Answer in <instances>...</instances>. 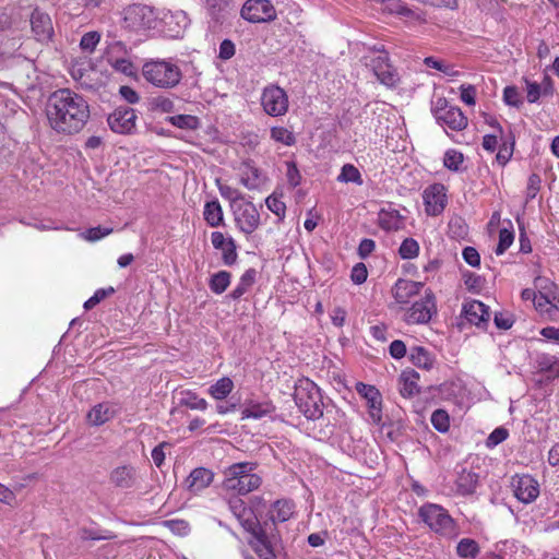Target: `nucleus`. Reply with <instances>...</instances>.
Returning <instances> with one entry per match:
<instances>
[{"instance_id":"63","label":"nucleus","mask_w":559,"mask_h":559,"mask_svg":"<svg viewBox=\"0 0 559 559\" xmlns=\"http://www.w3.org/2000/svg\"><path fill=\"white\" fill-rule=\"evenodd\" d=\"M376 248V243L371 239H364L359 243L358 253L364 259L368 257Z\"/></svg>"},{"instance_id":"32","label":"nucleus","mask_w":559,"mask_h":559,"mask_svg":"<svg viewBox=\"0 0 559 559\" xmlns=\"http://www.w3.org/2000/svg\"><path fill=\"white\" fill-rule=\"evenodd\" d=\"M230 283V273L227 271H219L212 275L210 281V288L215 294H222L226 290Z\"/></svg>"},{"instance_id":"39","label":"nucleus","mask_w":559,"mask_h":559,"mask_svg":"<svg viewBox=\"0 0 559 559\" xmlns=\"http://www.w3.org/2000/svg\"><path fill=\"white\" fill-rule=\"evenodd\" d=\"M399 252L402 259H414L418 255L419 246L413 238H406L402 242Z\"/></svg>"},{"instance_id":"22","label":"nucleus","mask_w":559,"mask_h":559,"mask_svg":"<svg viewBox=\"0 0 559 559\" xmlns=\"http://www.w3.org/2000/svg\"><path fill=\"white\" fill-rule=\"evenodd\" d=\"M163 21L168 26V31L173 37H178L182 31L188 26L189 19L185 11L175 10L168 11L164 14Z\"/></svg>"},{"instance_id":"56","label":"nucleus","mask_w":559,"mask_h":559,"mask_svg":"<svg viewBox=\"0 0 559 559\" xmlns=\"http://www.w3.org/2000/svg\"><path fill=\"white\" fill-rule=\"evenodd\" d=\"M493 321H495L496 326L501 330H508L514 323L512 316L508 314V313H503V312H497L495 314Z\"/></svg>"},{"instance_id":"25","label":"nucleus","mask_w":559,"mask_h":559,"mask_svg":"<svg viewBox=\"0 0 559 559\" xmlns=\"http://www.w3.org/2000/svg\"><path fill=\"white\" fill-rule=\"evenodd\" d=\"M418 373L415 370H405L400 377L401 388L400 392L404 397H412L419 393L417 381Z\"/></svg>"},{"instance_id":"54","label":"nucleus","mask_w":559,"mask_h":559,"mask_svg":"<svg viewBox=\"0 0 559 559\" xmlns=\"http://www.w3.org/2000/svg\"><path fill=\"white\" fill-rule=\"evenodd\" d=\"M111 293H114V288H111V287L108 290H106V289L96 290L95 294L84 302V308L86 310L93 309L97 304H99L104 298H106Z\"/></svg>"},{"instance_id":"16","label":"nucleus","mask_w":559,"mask_h":559,"mask_svg":"<svg viewBox=\"0 0 559 559\" xmlns=\"http://www.w3.org/2000/svg\"><path fill=\"white\" fill-rule=\"evenodd\" d=\"M32 32L37 40L47 41L53 35V26L50 16L35 9L31 15Z\"/></svg>"},{"instance_id":"23","label":"nucleus","mask_w":559,"mask_h":559,"mask_svg":"<svg viewBox=\"0 0 559 559\" xmlns=\"http://www.w3.org/2000/svg\"><path fill=\"white\" fill-rule=\"evenodd\" d=\"M116 415L115 407L109 403H99L87 413V421L93 426H100Z\"/></svg>"},{"instance_id":"36","label":"nucleus","mask_w":559,"mask_h":559,"mask_svg":"<svg viewBox=\"0 0 559 559\" xmlns=\"http://www.w3.org/2000/svg\"><path fill=\"white\" fill-rule=\"evenodd\" d=\"M271 138L274 141L283 143L287 146H290L296 142L294 134L284 127H273L271 129Z\"/></svg>"},{"instance_id":"21","label":"nucleus","mask_w":559,"mask_h":559,"mask_svg":"<svg viewBox=\"0 0 559 559\" xmlns=\"http://www.w3.org/2000/svg\"><path fill=\"white\" fill-rule=\"evenodd\" d=\"M213 473L204 467L194 468L188 476L186 483L191 492H199L213 481Z\"/></svg>"},{"instance_id":"57","label":"nucleus","mask_w":559,"mask_h":559,"mask_svg":"<svg viewBox=\"0 0 559 559\" xmlns=\"http://www.w3.org/2000/svg\"><path fill=\"white\" fill-rule=\"evenodd\" d=\"M463 259L471 266H478L480 264V257L478 251L473 247H466L463 250Z\"/></svg>"},{"instance_id":"28","label":"nucleus","mask_w":559,"mask_h":559,"mask_svg":"<svg viewBox=\"0 0 559 559\" xmlns=\"http://www.w3.org/2000/svg\"><path fill=\"white\" fill-rule=\"evenodd\" d=\"M234 389V382L228 377H223L210 386L209 393L215 400L225 399Z\"/></svg>"},{"instance_id":"31","label":"nucleus","mask_w":559,"mask_h":559,"mask_svg":"<svg viewBox=\"0 0 559 559\" xmlns=\"http://www.w3.org/2000/svg\"><path fill=\"white\" fill-rule=\"evenodd\" d=\"M412 362L419 368L430 369L432 366V359L429 353L423 347H413L409 354Z\"/></svg>"},{"instance_id":"46","label":"nucleus","mask_w":559,"mask_h":559,"mask_svg":"<svg viewBox=\"0 0 559 559\" xmlns=\"http://www.w3.org/2000/svg\"><path fill=\"white\" fill-rule=\"evenodd\" d=\"M128 16L151 19L152 16H154V11L151 7L146 4H133L128 9Z\"/></svg>"},{"instance_id":"11","label":"nucleus","mask_w":559,"mask_h":559,"mask_svg":"<svg viewBox=\"0 0 559 559\" xmlns=\"http://www.w3.org/2000/svg\"><path fill=\"white\" fill-rule=\"evenodd\" d=\"M444 99L437 102L433 109L435 117L438 122L448 126L452 130L461 131L467 127V118L463 115L462 110L457 107L444 108Z\"/></svg>"},{"instance_id":"44","label":"nucleus","mask_w":559,"mask_h":559,"mask_svg":"<svg viewBox=\"0 0 559 559\" xmlns=\"http://www.w3.org/2000/svg\"><path fill=\"white\" fill-rule=\"evenodd\" d=\"M400 215L397 212L383 213L380 215V225L382 228L391 230L400 228Z\"/></svg>"},{"instance_id":"33","label":"nucleus","mask_w":559,"mask_h":559,"mask_svg":"<svg viewBox=\"0 0 559 559\" xmlns=\"http://www.w3.org/2000/svg\"><path fill=\"white\" fill-rule=\"evenodd\" d=\"M274 514L272 515L273 522H285L293 514V506L288 501L277 500L274 503Z\"/></svg>"},{"instance_id":"61","label":"nucleus","mask_w":559,"mask_h":559,"mask_svg":"<svg viewBox=\"0 0 559 559\" xmlns=\"http://www.w3.org/2000/svg\"><path fill=\"white\" fill-rule=\"evenodd\" d=\"M390 354L394 358H402L406 354V346L402 341H393L390 344Z\"/></svg>"},{"instance_id":"48","label":"nucleus","mask_w":559,"mask_h":559,"mask_svg":"<svg viewBox=\"0 0 559 559\" xmlns=\"http://www.w3.org/2000/svg\"><path fill=\"white\" fill-rule=\"evenodd\" d=\"M509 436V432L506 428L499 427L496 428L487 438L486 444L489 448H493L504 441Z\"/></svg>"},{"instance_id":"52","label":"nucleus","mask_w":559,"mask_h":559,"mask_svg":"<svg viewBox=\"0 0 559 559\" xmlns=\"http://www.w3.org/2000/svg\"><path fill=\"white\" fill-rule=\"evenodd\" d=\"M503 99L504 102L514 107H519L522 104V100L520 98V93L516 87L514 86H507L503 92Z\"/></svg>"},{"instance_id":"37","label":"nucleus","mask_w":559,"mask_h":559,"mask_svg":"<svg viewBox=\"0 0 559 559\" xmlns=\"http://www.w3.org/2000/svg\"><path fill=\"white\" fill-rule=\"evenodd\" d=\"M151 108L152 110L160 111V112H173L175 110L174 100L167 96H156L151 99Z\"/></svg>"},{"instance_id":"49","label":"nucleus","mask_w":559,"mask_h":559,"mask_svg":"<svg viewBox=\"0 0 559 559\" xmlns=\"http://www.w3.org/2000/svg\"><path fill=\"white\" fill-rule=\"evenodd\" d=\"M165 526H167L173 533L185 536L189 532V523L185 520H169L166 521Z\"/></svg>"},{"instance_id":"55","label":"nucleus","mask_w":559,"mask_h":559,"mask_svg":"<svg viewBox=\"0 0 559 559\" xmlns=\"http://www.w3.org/2000/svg\"><path fill=\"white\" fill-rule=\"evenodd\" d=\"M367 276H368V271L364 263H357L353 267L350 278L355 284H357V285L362 284L364 282H366Z\"/></svg>"},{"instance_id":"42","label":"nucleus","mask_w":559,"mask_h":559,"mask_svg":"<svg viewBox=\"0 0 559 559\" xmlns=\"http://www.w3.org/2000/svg\"><path fill=\"white\" fill-rule=\"evenodd\" d=\"M514 239V235L507 228H502L499 231V242L496 248V253L498 255L504 253V251L512 245Z\"/></svg>"},{"instance_id":"51","label":"nucleus","mask_w":559,"mask_h":559,"mask_svg":"<svg viewBox=\"0 0 559 559\" xmlns=\"http://www.w3.org/2000/svg\"><path fill=\"white\" fill-rule=\"evenodd\" d=\"M223 251V261L226 265H231L237 260L236 245L231 238L228 239L227 243L224 246Z\"/></svg>"},{"instance_id":"12","label":"nucleus","mask_w":559,"mask_h":559,"mask_svg":"<svg viewBox=\"0 0 559 559\" xmlns=\"http://www.w3.org/2000/svg\"><path fill=\"white\" fill-rule=\"evenodd\" d=\"M512 487L515 497L524 503L533 502L539 495V485L530 475L514 476L512 478Z\"/></svg>"},{"instance_id":"35","label":"nucleus","mask_w":559,"mask_h":559,"mask_svg":"<svg viewBox=\"0 0 559 559\" xmlns=\"http://www.w3.org/2000/svg\"><path fill=\"white\" fill-rule=\"evenodd\" d=\"M341 182H356L361 185V176L359 170L352 164H345L337 177Z\"/></svg>"},{"instance_id":"34","label":"nucleus","mask_w":559,"mask_h":559,"mask_svg":"<svg viewBox=\"0 0 559 559\" xmlns=\"http://www.w3.org/2000/svg\"><path fill=\"white\" fill-rule=\"evenodd\" d=\"M181 395L179 404L182 406L200 411H204L207 407V402L204 399L198 397L197 394L192 392H183Z\"/></svg>"},{"instance_id":"18","label":"nucleus","mask_w":559,"mask_h":559,"mask_svg":"<svg viewBox=\"0 0 559 559\" xmlns=\"http://www.w3.org/2000/svg\"><path fill=\"white\" fill-rule=\"evenodd\" d=\"M260 215L252 203L240 206L236 213V222L246 234L253 233L259 226Z\"/></svg>"},{"instance_id":"14","label":"nucleus","mask_w":559,"mask_h":559,"mask_svg":"<svg viewBox=\"0 0 559 559\" xmlns=\"http://www.w3.org/2000/svg\"><path fill=\"white\" fill-rule=\"evenodd\" d=\"M462 313L469 323L481 329H486L490 319L489 308L478 300L464 304Z\"/></svg>"},{"instance_id":"43","label":"nucleus","mask_w":559,"mask_h":559,"mask_svg":"<svg viewBox=\"0 0 559 559\" xmlns=\"http://www.w3.org/2000/svg\"><path fill=\"white\" fill-rule=\"evenodd\" d=\"M463 160L464 157L462 153L454 150H449L448 152H445L443 163L447 168L451 170H459V167L463 163Z\"/></svg>"},{"instance_id":"47","label":"nucleus","mask_w":559,"mask_h":559,"mask_svg":"<svg viewBox=\"0 0 559 559\" xmlns=\"http://www.w3.org/2000/svg\"><path fill=\"white\" fill-rule=\"evenodd\" d=\"M265 203H266L269 210L271 212H273L276 216L284 217L286 205H285V203L280 198H277L274 194L270 195L265 200Z\"/></svg>"},{"instance_id":"9","label":"nucleus","mask_w":559,"mask_h":559,"mask_svg":"<svg viewBox=\"0 0 559 559\" xmlns=\"http://www.w3.org/2000/svg\"><path fill=\"white\" fill-rule=\"evenodd\" d=\"M241 16L252 23H262L274 20L276 11L270 0H247Z\"/></svg>"},{"instance_id":"8","label":"nucleus","mask_w":559,"mask_h":559,"mask_svg":"<svg viewBox=\"0 0 559 559\" xmlns=\"http://www.w3.org/2000/svg\"><path fill=\"white\" fill-rule=\"evenodd\" d=\"M374 51L381 55L370 59V62H366V64L371 68L380 83L389 87L395 86L400 78L396 70L390 64L388 53L384 51L383 46L374 48Z\"/></svg>"},{"instance_id":"4","label":"nucleus","mask_w":559,"mask_h":559,"mask_svg":"<svg viewBox=\"0 0 559 559\" xmlns=\"http://www.w3.org/2000/svg\"><path fill=\"white\" fill-rule=\"evenodd\" d=\"M294 400L308 419H318L323 415L320 389L309 379L300 380L295 386Z\"/></svg>"},{"instance_id":"13","label":"nucleus","mask_w":559,"mask_h":559,"mask_svg":"<svg viewBox=\"0 0 559 559\" xmlns=\"http://www.w3.org/2000/svg\"><path fill=\"white\" fill-rule=\"evenodd\" d=\"M356 390L364 399H366L372 421L379 425L382 419L381 394L379 390L373 385L365 384L362 382H358L356 384Z\"/></svg>"},{"instance_id":"29","label":"nucleus","mask_w":559,"mask_h":559,"mask_svg":"<svg viewBox=\"0 0 559 559\" xmlns=\"http://www.w3.org/2000/svg\"><path fill=\"white\" fill-rule=\"evenodd\" d=\"M479 551L480 549L478 543L472 538H463L456 546V554L461 558L465 559L476 558Z\"/></svg>"},{"instance_id":"62","label":"nucleus","mask_w":559,"mask_h":559,"mask_svg":"<svg viewBox=\"0 0 559 559\" xmlns=\"http://www.w3.org/2000/svg\"><path fill=\"white\" fill-rule=\"evenodd\" d=\"M120 95L129 103L136 104L140 100L139 94L130 86H121Z\"/></svg>"},{"instance_id":"24","label":"nucleus","mask_w":559,"mask_h":559,"mask_svg":"<svg viewBox=\"0 0 559 559\" xmlns=\"http://www.w3.org/2000/svg\"><path fill=\"white\" fill-rule=\"evenodd\" d=\"M275 407L271 402L258 403L254 401L246 402L242 409V419H261L274 412Z\"/></svg>"},{"instance_id":"45","label":"nucleus","mask_w":559,"mask_h":559,"mask_svg":"<svg viewBox=\"0 0 559 559\" xmlns=\"http://www.w3.org/2000/svg\"><path fill=\"white\" fill-rule=\"evenodd\" d=\"M112 233V228H105L102 226L92 227L82 233V237L88 241H96L102 239L105 236H108Z\"/></svg>"},{"instance_id":"59","label":"nucleus","mask_w":559,"mask_h":559,"mask_svg":"<svg viewBox=\"0 0 559 559\" xmlns=\"http://www.w3.org/2000/svg\"><path fill=\"white\" fill-rule=\"evenodd\" d=\"M476 88L473 85L461 86V99L467 105L475 104Z\"/></svg>"},{"instance_id":"60","label":"nucleus","mask_w":559,"mask_h":559,"mask_svg":"<svg viewBox=\"0 0 559 559\" xmlns=\"http://www.w3.org/2000/svg\"><path fill=\"white\" fill-rule=\"evenodd\" d=\"M169 447V443L162 442L155 447L152 451V459L157 467H160L165 460L164 448Z\"/></svg>"},{"instance_id":"64","label":"nucleus","mask_w":559,"mask_h":559,"mask_svg":"<svg viewBox=\"0 0 559 559\" xmlns=\"http://www.w3.org/2000/svg\"><path fill=\"white\" fill-rule=\"evenodd\" d=\"M331 319L334 325L343 326L346 320V311L341 307H336L332 311Z\"/></svg>"},{"instance_id":"3","label":"nucleus","mask_w":559,"mask_h":559,"mask_svg":"<svg viewBox=\"0 0 559 559\" xmlns=\"http://www.w3.org/2000/svg\"><path fill=\"white\" fill-rule=\"evenodd\" d=\"M142 74L148 83L165 90L176 87L182 79L179 67L165 60L145 62Z\"/></svg>"},{"instance_id":"40","label":"nucleus","mask_w":559,"mask_h":559,"mask_svg":"<svg viewBox=\"0 0 559 559\" xmlns=\"http://www.w3.org/2000/svg\"><path fill=\"white\" fill-rule=\"evenodd\" d=\"M171 124L180 129H194L198 123V119L191 115H177L169 118Z\"/></svg>"},{"instance_id":"2","label":"nucleus","mask_w":559,"mask_h":559,"mask_svg":"<svg viewBox=\"0 0 559 559\" xmlns=\"http://www.w3.org/2000/svg\"><path fill=\"white\" fill-rule=\"evenodd\" d=\"M255 464L251 462H240L230 465L224 472L222 488L233 495L245 496L258 489L262 484V478L254 473Z\"/></svg>"},{"instance_id":"53","label":"nucleus","mask_w":559,"mask_h":559,"mask_svg":"<svg viewBox=\"0 0 559 559\" xmlns=\"http://www.w3.org/2000/svg\"><path fill=\"white\" fill-rule=\"evenodd\" d=\"M540 182H542L540 177L537 174H532L528 177L527 189H526V199L527 200H533L536 197L537 192L540 189Z\"/></svg>"},{"instance_id":"58","label":"nucleus","mask_w":559,"mask_h":559,"mask_svg":"<svg viewBox=\"0 0 559 559\" xmlns=\"http://www.w3.org/2000/svg\"><path fill=\"white\" fill-rule=\"evenodd\" d=\"M235 55V45L229 39H224L219 45L218 57L223 60H228Z\"/></svg>"},{"instance_id":"1","label":"nucleus","mask_w":559,"mask_h":559,"mask_svg":"<svg viewBox=\"0 0 559 559\" xmlns=\"http://www.w3.org/2000/svg\"><path fill=\"white\" fill-rule=\"evenodd\" d=\"M46 116L58 133H79L90 119V106L83 96L69 90L55 91L47 100Z\"/></svg>"},{"instance_id":"7","label":"nucleus","mask_w":559,"mask_h":559,"mask_svg":"<svg viewBox=\"0 0 559 559\" xmlns=\"http://www.w3.org/2000/svg\"><path fill=\"white\" fill-rule=\"evenodd\" d=\"M437 312L436 297L433 293L428 289L424 298L414 302L404 314V320L408 324H425L428 323Z\"/></svg>"},{"instance_id":"50","label":"nucleus","mask_w":559,"mask_h":559,"mask_svg":"<svg viewBox=\"0 0 559 559\" xmlns=\"http://www.w3.org/2000/svg\"><path fill=\"white\" fill-rule=\"evenodd\" d=\"M286 177L290 187L296 188L301 180V175L294 162H286Z\"/></svg>"},{"instance_id":"41","label":"nucleus","mask_w":559,"mask_h":559,"mask_svg":"<svg viewBox=\"0 0 559 559\" xmlns=\"http://www.w3.org/2000/svg\"><path fill=\"white\" fill-rule=\"evenodd\" d=\"M100 35L98 32H88L84 34L81 38L80 46L83 50L87 52H93L99 43Z\"/></svg>"},{"instance_id":"30","label":"nucleus","mask_w":559,"mask_h":559,"mask_svg":"<svg viewBox=\"0 0 559 559\" xmlns=\"http://www.w3.org/2000/svg\"><path fill=\"white\" fill-rule=\"evenodd\" d=\"M255 270L253 269H249L247 270L242 276L240 277V282L238 283V285L233 289V292L230 293V297L233 299H238L240 298L247 290L249 287H251L255 281Z\"/></svg>"},{"instance_id":"38","label":"nucleus","mask_w":559,"mask_h":559,"mask_svg":"<svg viewBox=\"0 0 559 559\" xmlns=\"http://www.w3.org/2000/svg\"><path fill=\"white\" fill-rule=\"evenodd\" d=\"M431 424L440 432L448 431L450 427L448 413L443 409L435 411L431 415Z\"/></svg>"},{"instance_id":"27","label":"nucleus","mask_w":559,"mask_h":559,"mask_svg":"<svg viewBox=\"0 0 559 559\" xmlns=\"http://www.w3.org/2000/svg\"><path fill=\"white\" fill-rule=\"evenodd\" d=\"M204 219L212 227H217L223 222V211L218 201L207 202L204 206Z\"/></svg>"},{"instance_id":"15","label":"nucleus","mask_w":559,"mask_h":559,"mask_svg":"<svg viewBox=\"0 0 559 559\" xmlns=\"http://www.w3.org/2000/svg\"><path fill=\"white\" fill-rule=\"evenodd\" d=\"M426 212L429 215H439L445 206L447 195L442 185H432L424 191Z\"/></svg>"},{"instance_id":"5","label":"nucleus","mask_w":559,"mask_h":559,"mask_svg":"<svg viewBox=\"0 0 559 559\" xmlns=\"http://www.w3.org/2000/svg\"><path fill=\"white\" fill-rule=\"evenodd\" d=\"M423 521L435 532L442 535L454 533V523L447 510L438 504H426L419 509Z\"/></svg>"},{"instance_id":"10","label":"nucleus","mask_w":559,"mask_h":559,"mask_svg":"<svg viewBox=\"0 0 559 559\" xmlns=\"http://www.w3.org/2000/svg\"><path fill=\"white\" fill-rule=\"evenodd\" d=\"M136 114L133 108L120 106L107 118L109 128L119 134H131L135 129Z\"/></svg>"},{"instance_id":"19","label":"nucleus","mask_w":559,"mask_h":559,"mask_svg":"<svg viewBox=\"0 0 559 559\" xmlns=\"http://www.w3.org/2000/svg\"><path fill=\"white\" fill-rule=\"evenodd\" d=\"M138 480L136 469L131 465H122L114 468L109 475V481L120 489H129L135 486Z\"/></svg>"},{"instance_id":"20","label":"nucleus","mask_w":559,"mask_h":559,"mask_svg":"<svg viewBox=\"0 0 559 559\" xmlns=\"http://www.w3.org/2000/svg\"><path fill=\"white\" fill-rule=\"evenodd\" d=\"M423 287V283L400 278L392 288V295L396 302L407 304Z\"/></svg>"},{"instance_id":"6","label":"nucleus","mask_w":559,"mask_h":559,"mask_svg":"<svg viewBox=\"0 0 559 559\" xmlns=\"http://www.w3.org/2000/svg\"><path fill=\"white\" fill-rule=\"evenodd\" d=\"M261 105L269 116H284L288 110V96L282 87L271 84L262 92Z\"/></svg>"},{"instance_id":"26","label":"nucleus","mask_w":559,"mask_h":559,"mask_svg":"<svg viewBox=\"0 0 559 559\" xmlns=\"http://www.w3.org/2000/svg\"><path fill=\"white\" fill-rule=\"evenodd\" d=\"M477 484L478 475L471 471H463L456 479L457 490L462 495L473 493L477 487Z\"/></svg>"},{"instance_id":"17","label":"nucleus","mask_w":559,"mask_h":559,"mask_svg":"<svg viewBox=\"0 0 559 559\" xmlns=\"http://www.w3.org/2000/svg\"><path fill=\"white\" fill-rule=\"evenodd\" d=\"M127 53L126 46L121 41H117L110 46L108 62L118 72L127 76H134L136 74L135 66L124 57H114V53Z\"/></svg>"}]
</instances>
